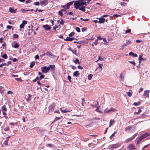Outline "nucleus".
I'll list each match as a JSON object with an SVG mask.
<instances>
[{"label": "nucleus", "mask_w": 150, "mask_h": 150, "mask_svg": "<svg viewBox=\"0 0 150 150\" xmlns=\"http://www.w3.org/2000/svg\"><path fill=\"white\" fill-rule=\"evenodd\" d=\"M125 74V71H123L120 75V77L121 80H123L124 78V76Z\"/></svg>", "instance_id": "nucleus-18"}, {"label": "nucleus", "mask_w": 150, "mask_h": 150, "mask_svg": "<svg viewBox=\"0 0 150 150\" xmlns=\"http://www.w3.org/2000/svg\"><path fill=\"white\" fill-rule=\"evenodd\" d=\"M142 60H144V59L142 58V56L140 55H139V62L140 63L141 62Z\"/></svg>", "instance_id": "nucleus-26"}, {"label": "nucleus", "mask_w": 150, "mask_h": 150, "mask_svg": "<svg viewBox=\"0 0 150 150\" xmlns=\"http://www.w3.org/2000/svg\"><path fill=\"white\" fill-rule=\"evenodd\" d=\"M75 29L78 33H80L81 32L80 28L78 27H76L75 28Z\"/></svg>", "instance_id": "nucleus-33"}, {"label": "nucleus", "mask_w": 150, "mask_h": 150, "mask_svg": "<svg viewBox=\"0 0 150 150\" xmlns=\"http://www.w3.org/2000/svg\"><path fill=\"white\" fill-rule=\"evenodd\" d=\"M102 69V66H98L97 68H96L95 69V71L96 73H98L101 71Z\"/></svg>", "instance_id": "nucleus-12"}, {"label": "nucleus", "mask_w": 150, "mask_h": 150, "mask_svg": "<svg viewBox=\"0 0 150 150\" xmlns=\"http://www.w3.org/2000/svg\"><path fill=\"white\" fill-rule=\"evenodd\" d=\"M27 21L25 20H23L22 21V23L25 25L27 23Z\"/></svg>", "instance_id": "nucleus-46"}, {"label": "nucleus", "mask_w": 150, "mask_h": 150, "mask_svg": "<svg viewBox=\"0 0 150 150\" xmlns=\"http://www.w3.org/2000/svg\"><path fill=\"white\" fill-rule=\"evenodd\" d=\"M115 110V109L114 108H111L110 109L108 110H105V112H110L113 111H114Z\"/></svg>", "instance_id": "nucleus-19"}, {"label": "nucleus", "mask_w": 150, "mask_h": 150, "mask_svg": "<svg viewBox=\"0 0 150 150\" xmlns=\"http://www.w3.org/2000/svg\"><path fill=\"white\" fill-rule=\"evenodd\" d=\"M55 105V103H53L49 107V111H52L54 109V107Z\"/></svg>", "instance_id": "nucleus-5"}, {"label": "nucleus", "mask_w": 150, "mask_h": 150, "mask_svg": "<svg viewBox=\"0 0 150 150\" xmlns=\"http://www.w3.org/2000/svg\"><path fill=\"white\" fill-rule=\"evenodd\" d=\"M82 103H81V105H82V106H83L84 105H83V103L85 101V100H84V98H82Z\"/></svg>", "instance_id": "nucleus-58"}, {"label": "nucleus", "mask_w": 150, "mask_h": 150, "mask_svg": "<svg viewBox=\"0 0 150 150\" xmlns=\"http://www.w3.org/2000/svg\"><path fill=\"white\" fill-rule=\"evenodd\" d=\"M140 104V103L139 102L136 103V102H134V103L133 105H139Z\"/></svg>", "instance_id": "nucleus-44"}, {"label": "nucleus", "mask_w": 150, "mask_h": 150, "mask_svg": "<svg viewBox=\"0 0 150 150\" xmlns=\"http://www.w3.org/2000/svg\"><path fill=\"white\" fill-rule=\"evenodd\" d=\"M126 43L125 44H126V45H128L132 43V42L129 40H126Z\"/></svg>", "instance_id": "nucleus-36"}, {"label": "nucleus", "mask_w": 150, "mask_h": 150, "mask_svg": "<svg viewBox=\"0 0 150 150\" xmlns=\"http://www.w3.org/2000/svg\"><path fill=\"white\" fill-rule=\"evenodd\" d=\"M25 25H24L22 23L20 24L19 27L21 28H24Z\"/></svg>", "instance_id": "nucleus-43"}, {"label": "nucleus", "mask_w": 150, "mask_h": 150, "mask_svg": "<svg viewBox=\"0 0 150 150\" xmlns=\"http://www.w3.org/2000/svg\"><path fill=\"white\" fill-rule=\"evenodd\" d=\"M7 94H13V92L12 91H8Z\"/></svg>", "instance_id": "nucleus-64"}, {"label": "nucleus", "mask_w": 150, "mask_h": 150, "mask_svg": "<svg viewBox=\"0 0 150 150\" xmlns=\"http://www.w3.org/2000/svg\"><path fill=\"white\" fill-rule=\"evenodd\" d=\"M14 8H10L9 9V11L11 13H13V12Z\"/></svg>", "instance_id": "nucleus-41"}, {"label": "nucleus", "mask_w": 150, "mask_h": 150, "mask_svg": "<svg viewBox=\"0 0 150 150\" xmlns=\"http://www.w3.org/2000/svg\"><path fill=\"white\" fill-rule=\"evenodd\" d=\"M129 56H132L133 57H137V55L135 53H134L132 52H130L129 53Z\"/></svg>", "instance_id": "nucleus-16"}, {"label": "nucleus", "mask_w": 150, "mask_h": 150, "mask_svg": "<svg viewBox=\"0 0 150 150\" xmlns=\"http://www.w3.org/2000/svg\"><path fill=\"white\" fill-rule=\"evenodd\" d=\"M74 40H77V39L74 37L70 38L69 37H67L66 39H64L66 41H71Z\"/></svg>", "instance_id": "nucleus-13"}, {"label": "nucleus", "mask_w": 150, "mask_h": 150, "mask_svg": "<svg viewBox=\"0 0 150 150\" xmlns=\"http://www.w3.org/2000/svg\"><path fill=\"white\" fill-rule=\"evenodd\" d=\"M119 145V144H113L111 145V148H117Z\"/></svg>", "instance_id": "nucleus-23"}, {"label": "nucleus", "mask_w": 150, "mask_h": 150, "mask_svg": "<svg viewBox=\"0 0 150 150\" xmlns=\"http://www.w3.org/2000/svg\"><path fill=\"white\" fill-rule=\"evenodd\" d=\"M21 11H22V12L23 13H24L25 12V11H30V10H26V9H22L21 10Z\"/></svg>", "instance_id": "nucleus-35"}, {"label": "nucleus", "mask_w": 150, "mask_h": 150, "mask_svg": "<svg viewBox=\"0 0 150 150\" xmlns=\"http://www.w3.org/2000/svg\"><path fill=\"white\" fill-rule=\"evenodd\" d=\"M74 8L76 9H78L83 12H85L87 3L86 0H78L76 1V3L74 4Z\"/></svg>", "instance_id": "nucleus-1"}, {"label": "nucleus", "mask_w": 150, "mask_h": 150, "mask_svg": "<svg viewBox=\"0 0 150 150\" xmlns=\"http://www.w3.org/2000/svg\"><path fill=\"white\" fill-rule=\"evenodd\" d=\"M96 110L98 112H101V110L100 107L99 106L96 109Z\"/></svg>", "instance_id": "nucleus-29"}, {"label": "nucleus", "mask_w": 150, "mask_h": 150, "mask_svg": "<svg viewBox=\"0 0 150 150\" xmlns=\"http://www.w3.org/2000/svg\"><path fill=\"white\" fill-rule=\"evenodd\" d=\"M68 50H69L71 51L72 53L75 54L76 56H79V54L77 52V50H75V51H74V50H72L71 48H69Z\"/></svg>", "instance_id": "nucleus-10"}, {"label": "nucleus", "mask_w": 150, "mask_h": 150, "mask_svg": "<svg viewBox=\"0 0 150 150\" xmlns=\"http://www.w3.org/2000/svg\"><path fill=\"white\" fill-rule=\"evenodd\" d=\"M93 76V75L92 74H90L88 76V79L89 80H91V79H92V77Z\"/></svg>", "instance_id": "nucleus-31"}, {"label": "nucleus", "mask_w": 150, "mask_h": 150, "mask_svg": "<svg viewBox=\"0 0 150 150\" xmlns=\"http://www.w3.org/2000/svg\"><path fill=\"white\" fill-rule=\"evenodd\" d=\"M115 123V121L114 120H111L110 122L109 126L111 127L112 125H114Z\"/></svg>", "instance_id": "nucleus-20"}, {"label": "nucleus", "mask_w": 150, "mask_h": 150, "mask_svg": "<svg viewBox=\"0 0 150 150\" xmlns=\"http://www.w3.org/2000/svg\"><path fill=\"white\" fill-rule=\"evenodd\" d=\"M87 29V28H83L81 29V30L82 32H84L86 29Z\"/></svg>", "instance_id": "nucleus-61"}, {"label": "nucleus", "mask_w": 150, "mask_h": 150, "mask_svg": "<svg viewBox=\"0 0 150 150\" xmlns=\"http://www.w3.org/2000/svg\"><path fill=\"white\" fill-rule=\"evenodd\" d=\"M129 92H126V93H127V95L129 96V97H131L132 96V91L131 90H129Z\"/></svg>", "instance_id": "nucleus-24"}, {"label": "nucleus", "mask_w": 150, "mask_h": 150, "mask_svg": "<svg viewBox=\"0 0 150 150\" xmlns=\"http://www.w3.org/2000/svg\"><path fill=\"white\" fill-rule=\"evenodd\" d=\"M116 133V132H114V133L112 134V135L110 136V138H111L112 137H114L115 136V134Z\"/></svg>", "instance_id": "nucleus-62"}, {"label": "nucleus", "mask_w": 150, "mask_h": 150, "mask_svg": "<svg viewBox=\"0 0 150 150\" xmlns=\"http://www.w3.org/2000/svg\"><path fill=\"white\" fill-rule=\"evenodd\" d=\"M9 127H7L4 128V130L5 131H8L9 130Z\"/></svg>", "instance_id": "nucleus-50"}, {"label": "nucleus", "mask_w": 150, "mask_h": 150, "mask_svg": "<svg viewBox=\"0 0 150 150\" xmlns=\"http://www.w3.org/2000/svg\"><path fill=\"white\" fill-rule=\"evenodd\" d=\"M131 31V30L130 29H129L128 30H126L125 31L126 33H130Z\"/></svg>", "instance_id": "nucleus-40"}, {"label": "nucleus", "mask_w": 150, "mask_h": 150, "mask_svg": "<svg viewBox=\"0 0 150 150\" xmlns=\"http://www.w3.org/2000/svg\"><path fill=\"white\" fill-rule=\"evenodd\" d=\"M136 128L135 127L131 126H128L125 128V130L129 132H133L136 130Z\"/></svg>", "instance_id": "nucleus-4"}, {"label": "nucleus", "mask_w": 150, "mask_h": 150, "mask_svg": "<svg viewBox=\"0 0 150 150\" xmlns=\"http://www.w3.org/2000/svg\"><path fill=\"white\" fill-rule=\"evenodd\" d=\"M126 46V44H124L122 45V47L120 48V50H123L124 49V47Z\"/></svg>", "instance_id": "nucleus-57"}, {"label": "nucleus", "mask_w": 150, "mask_h": 150, "mask_svg": "<svg viewBox=\"0 0 150 150\" xmlns=\"http://www.w3.org/2000/svg\"><path fill=\"white\" fill-rule=\"evenodd\" d=\"M74 34H75L74 32H72L69 35V37H71L72 36H74Z\"/></svg>", "instance_id": "nucleus-39"}, {"label": "nucleus", "mask_w": 150, "mask_h": 150, "mask_svg": "<svg viewBox=\"0 0 150 150\" xmlns=\"http://www.w3.org/2000/svg\"><path fill=\"white\" fill-rule=\"evenodd\" d=\"M60 109L61 110V111H62L64 113H66V112H69L71 110H67V109L64 110H62L61 108Z\"/></svg>", "instance_id": "nucleus-27"}, {"label": "nucleus", "mask_w": 150, "mask_h": 150, "mask_svg": "<svg viewBox=\"0 0 150 150\" xmlns=\"http://www.w3.org/2000/svg\"><path fill=\"white\" fill-rule=\"evenodd\" d=\"M6 28L8 29H11L12 28V30H13L14 29V27L12 26L8 25L6 26Z\"/></svg>", "instance_id": "nucleus-30"}, {"label": "nucleus", "mask_w": 150, "mask_h": 150, "mask_svg": "<svg viewBox=\"0 0 150 150\" xmlns=\"http://www.w3.org/2000/svg\"><path fill=\"white\" fill-rule=\"evenodd\" d=\"M105 21V19L104 18L101 16L100 18H99V20L98 21V23L100 24L103 23Z\"/></svg>", "instance_id": "nucleus-9"}, {"label": "nucleus", "mask_w": 150, "mask_h": 150, "mask_svg": "<svg viewBox=\"0 0 150 150\" xmlns=\"http://www.w3.org/2000/svg\"><path fill=\"white\" fill-rule=\"evenodd\" d=\"M13 36V38H17L19 37L18 35L17 34H14Z\"/></svg>", "instance_id": "nucleus-37"}, {"label": "nucleus", "mask_w": 150, "mask_h": 150, "mask_svg": "<svg viewBox=\"0 0 150 150\" xmlns=\"http://www.w3.org/2000/svg\"><path fill=\"white\" fill-rule=\"evenodd\" d=\"M76 1H73L68 3L69 4V5L70 6L73 4V3L74 2V4H75L76 3Z\"/></svg>", "instance_id": "nucleus-32"}, {"label": "nucleus", "mask_w": 150, "mask_h": 150, "mask_svg": "<svg viewBox=\"0 0 150 150\" xmlns=\"http://www.w3.org/2000/svg\"><path fill=\"white\" fill-rule=\"evenodd\" d=\"M1 56L2 57L5 59H6L8 58L7 55L6 54H1Z\"/></svg>", "instance_id": "nucleus-25"}, {"label": "nucleus", "mask_w": 150, "mask_h": 150, "mask_svg": "<svg viewBox=\"0 0 150 150\" xmlns=\"http://www.w3.org/2000/svg\"><path fill=\"white\" fill-rule=\"evenodd\" d=\"M64 11H66V9H61L58 12V14L61 16H63V12H64Z\"/></svg>", "instance_id": "nucleus-14"}, {"label": "nucleus", "mask_w": 150, "mask_h": 150, "mask_svg": "<svg viewBox=\"0 0 150 150\" xmlns=\"http://www.w3.org/2000/svg\"><path fill=\"white\" fill-rule=\"evenodd\" d=\"M15 80L17 81H22V80L21 79V78H17L15 79Z\"/></svg>", "instance_id": "nucleus-51"}, {"label": "nucleus", "mask_w": 150, "mask_h": 150, "mask_svg": "<svg viewBox=\"0 0 150 150\" xmlns=\"http://www.w3.org/2000/svg\"><path fill=\"white\" fill-rule=\"evenodd\" d=\"M150 135V133L147 132L146 133L142 135L140 137L137 139V144H140L141 141L144 139L145 138L147 137L148 136Z\"/></svg>", "instance_id": "nucleus-3"}, {"label": "nucleus", "mask_w": 150, "mask_h": 150, "mask_svg": "<svg viewBox=\"0 0 150 150\" xmlns=\"http://www.w3.org/2000/svg\"><path fill=\"white\" fill-rule=\"evenodd\" d=\"M141 110L140 109H139V110H138V111L137 112H135L134 114H138V113H140V112H141Z\"/></svg>", "instance_id": "nucleus-52"}, {"label": "nucleus", "mask_w": 150, "mask_h": 150, "mask_svg": "<svg viewBox=\"0 0 150 150\" xmlns=\"http://www.w3.org/2000/svg\"><path fill=\"white\" fill-rule=\"evenodd\" d=\"M66 8L67 9H69V8L70 6L69 4L68 3H67L66 5Z\"/></svg>", "instance_id": "nucleus-45"}, {"label": "nucleus", "mask_w": 150, "mask_h": 150, "mask_svg": "<svg viewBox=\"0 0 150 150\" xmlns=\"http://www.w3.org/2000/svg\"><path fill=\"white\" fill-rule=\"evenodd\" d=\"M42 27L46 31L50 30L51 28V26H50L47 24L43 25L42 26Z\"/></svg>", "instance_id": "nucleus-7"}, {"label": "nucleus", "mask_w": 150, "mask_h": 150, "mask_svg": "<svg viewBox=\"0 0 150 150\" xmlns=\"http://www.w3.org/2000/svg\"><path fill=\"white\" fill-rule=\"evenodd\" d=\"M34 5L35 6H38L40 5V3L39 2H35L34 3Z\"/></svg>", "instance_id": "nucleus-48"}, {"label": "nucleus", "mask_w": 150, "mask_h": 150, "mask_svg": "<svg viewBox=\"0 0 150 150\" xmlns=\"http://www.w3.org/2000/svg\"><path fill=\"white\" fill-rule=\"evenodd\" d=\"M74 62L76 64L77 63H78V64H79L80 63V62H79V60L78 59H76L75 61H74Z\"/></svg>", "instance_id": "nucleus-42"}, {"label": "nucleus", "mask_w": 150, "mask_h": 150, "mask_svg": "<svg viewBox=\"0 0 150 150\" xmlns=\"http://www.w3.org/2000/svg\"><path fill=\"white\" fill-rule=\"evenodd\" d=\"M134 138V136H133L132 137L127 139L125 142V143H127L133 139Z\"/></svg>", "instance_id": "nucleus-15"}, {"label": "nucleus", "mask_w": 150, "mask_h": 150, "mask_svg": "<svg viewBox=\"0 0 150 150\" xmlns=\"http://www.w3.org/2000/svg\"><path fill=\"white\" fill-rule=\"evenodd\" d=\"M64 21L62 19L61 20V21L60 22V24L63 25L64 23Z\"/></svg>", "instance_id": "nucleus-47"}, {"label": "nucleus", "mask_w": 150, "mask_h": 150, "mask_svg": "<svg viewBox=\"0 0 150 150\" xmlns=\"http://www.w3.org/2000/svg\"><path fill=\"white\" fill-rule=\"evenodd\" d=\"M67 79H68L69 81L70 82L71 81V77L70 76H68L67 77Z\"/></svg>", "instance_id": "nucleus-55"}, {"label": "nucleus", "mask_w": 150, "mask_h": 150, "mask_svg": "<svg viewBox=\"0 0 150 150\" xmlns=\"http://www.w3.org/2000/svg\"><path fill=\"white\" fill-rule=\"evenodd\" d=\"M80 74L79 73L78 71H76L73 73V76H78Z\"/></svg>", "instance_id": "nucleus-22"}, {"label": "nucleus", "mask_w": 150, "mask_h": 150, "mask_svg": "<svg viewBox=\"0 0 150 150\" xmlns=\"http://www.w3.org/2000/svg\"><path fill=\"white\" fill-rule=\"evenodd\" d=\"M149 90H146L144 91L143 95L146 97H149Z\"/></svg>", "instance_id": "nucleus-11"}, {"label": "nucleus", "mask_w": 150, "mask_h": 150, "mask_svg": "<svg viewBox=\"0 0 150 150\" xmlns=\"http://www.w3.org/2000/svg\"><path fill=\"white\" fill-rule=\"evenodd\" d=\"M130 63L134 65H135V62L134 61H128L127 62V64H128L129 65V64L128 63Z\"/></svg>", "instance_id": "nucleus-38"}, {"label": "nucleus", "mask_w": 150, "mask_h": 150, "mask_svg": "<svg viewBox=\"0 0 150 150\" xmlns=\"http://www.w3.org/2000/svg\"><path fill=\"white\" fill-rule=\"evenodd\" d=\"M40 5L46 6L48 4V0H43L40 1Z\"/></svg>", "instance_id": "nucleus-6"}, {"label": "nucleus", "mask_w": 150, "mask_h": 150, "mask_svg": "<svg viewBox=\"0 0 150 150\" xmlns=\"http://www.w3.org/2000/svg\"><path fill=\"white\" fill-rule=\"evenodd\" d=\"M61 119V118H60V117H56L55 118V119L54 120L53 122H55L56 121H57L58 120H60Z\"/></svg>", "instance_id": "nucleus-34"}, {"label": "nucleus", "mask_w": 150, "mask_h": 150, "mask_svg": "<svg viewBox=\"0 0 150 150\" xmlns=\"http://www.w3.org/2000/svg\"><path fill=\"white\" fill-rule=\"evenodd\" d=\"M2 110L4 111H6L7 110V109L5 107V105L2 107Z\"/></svg>", "instance_id": "nucleus-28"}, {"label": "nucleus", "mask_w": 150, "mask_h": 150, "mask_svg": "<svg viewBox=\"0 0 150 150\" xmlns=\"http://www.w3.org/2000/svg\"><path fill=\"white\" fill-rule=\"evenodd\" d=\"M35 59H38L39 58V56L37 54L35 55Z\"/></svg>", "instance_id": "nucleus-60"}, {"label": "nucleus", "mask_w": 150, "mask_h": 150, "mask_svg": "<svg viewBox=\"0 0 150 150\" xmlns=\"http://www.w3.org/2000/svg\"><path fill=\"white\" fill-rule=\"evenodd\" d=\"M0 42L1 43L4 42V38H3L1 37V38H0Z\"/></svg>", "instance_id": "nucleus-54"}, {"label": "nucleus", "mask_w": 150, "mask_h": 150, "mask_svg": "<svg viewBox=\"0 0 150 150\" xmlns=\"http://www.w3.org/2000/svg\"><path fill=\"white\" fill-rule=\"evenodd\" d=\"M45 54L48 56H50L51 57L54 56L53 54L50 52H47Z\"/></svg>", "instance_id": "nucleus-21"}, {"label": "nucleus", "mask_w": 150, "mask_h": 150, "mask_svg": "<svg viewBox=\"0 0 150 150\" xmlns=\"http://www.w3.org/2000/svg\"><path fill=\"white\" fill-rule=\"evenodd\" d=\"M12 46L13 47L17 48L19 47V45L17 43H16L15 44H13V43H12Z\"/></svg>", "instance_id": "nucleus-17"}, {"label": "nucleus", "mask_w": 150, "mask_h": 150, "mask_svg": "<svg viewBox=\"0 0 150 150\" xmlns=\"http://www.w3.org/2000/svg\"><path fill=\"white\" fill-rule=\"evenodd\" d=\"M47 147H51L52 146V144H48L46 145Z\"/></svg>", "instance_id": "nucleus-63"}, {"label": "nucleus", "mask_w": 150, "mask_h": 150, "mask_svg": "<svg viewBox=\"0 0 150 150\" xmlns=\"http://www.w3.org/2000/svg\"><path fill=\"white\" fill-rule=\"evenodd\" d=\"M54 68L55 66H44L41 68L42 72L44 73H46L48 72L50 69L51 70H54Z\"/></svg>", "instance_id": "nucleus-2"}, {"label": "nucleus", "mask_w": 150, "mask_h": 150, "mask_svg": "<svg viewBox=\"0 0 150 150\" xmlns=\"http://www.w3.org/2000/svg\"><path fill=\"white\" fill-rule=\"evenodd\" d=\"M35 65V62H32L30 63V66H34Z\"/></svg>", "instance_id": "nucleus-53"}, {"label": "nucleus", "mask_w": 150, "mask_h": 150, "mask_svg": "<svg viewBox=\"0 0 150 150\" xmlns=\"http://www.w3.org/2000/svg\"><path fill=\"white\" fill-rule=\"evenodd\" d=\"M74 42V43H77V44H81L82 43V41H79L78 42L75 41Z\"/></svg>", "instance_id": "nucleus-49"}, {"label": "nucleus", "mask_w": 150, "mask_h": 150, "mask_svg": "<svg viewBox=\"0 0 150 150\" xmlns=\"http://www.w3.org/2000/svg\"><path fill=\"white\" fill-rule=\"evenodd\" d=\"M73 13L72 12H69L67 13V14H69L70 15H73V16H74V15H73Z\"/></svg>", "instance_id": "nucleus-59"}, {"label": "nucleus", "mask_w": 150, "mask_h": 150, "mask_svg": "<svg viewBox=\"0 0 150 150\" xmlns=\"http://www.w3.org/2000/svg\"><path fill=\"white\" fill-rule=\"evenodd\" d=\"M128 149L129 150H136V149L135 148L134 145L132 144H130L128 145Z\"/></svg>", "instance_id": "nucleus-8"}, {"label": "nucleus", "mask_w": 150, "mask_h": 150, "mask_svg": "<svg viewBox=\"0 0 150 150\" xmlns=\"http://www.w3.org/2000/svg\"><path fill=\"white\" fill-rule=\"evenodd\" d=\"M45 77L44 75H41L40 77L39 78V80H40L42 79L43 78Z\"/></svg>", "instance_id": "nucleus-56"}]
</instances>
